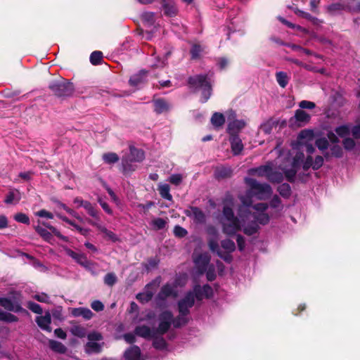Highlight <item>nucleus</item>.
Segmentation results:
<instances>
[{
	"instance_id": "25",
	"label": "nucleus",
	"mask_w": 360,
	"mask_h": 360,
	"mask_svg": "<svg viewBox=\"0 0 360 360\" xmlns=\"http://www.w3.org/2000/svg\"><path fill=\"white\" fill-rule=\"evenodd\" d=\"M342 148L337 144L330 146V150L323 153L325 159L328 161L331 158H340L342 156Z\"/></svg>"
},
{
	"instance_id": "10",
	"label": "nucleus",
	"mask_w": 360,
	"mask_h": 360,
	"mask_svg": "<svg viewBox=\"0 0 360 360\" xmlns=\"http://www.w3.org/2000/svg\"><path fill=\"white\" fill-rule=\"evenodd\" d=\"M226 115L229 122L227 132L230 136H238V133L245 127V122L243 120H237L236 114L232 110L227 111Z\"/></svg>"
},
{
	"instance_id": "27",
	"label": "nucleus",
	"mask_w": 360,
	"mask_h": 360,
	"mask_svg": "<svg viewBox=\"0 0 360 360\" xmlns=\"http://www.w3.org/2000/svg\"><path fill=\"white\" fill-rule=\"evenodd\" d=\"M71 314L75 317L82 316L86 320L91 319L93 316V313L89 309L83 307L72 309Z\"/></svg>"
},
{
	"instance_id": "44",
	"label": "nucleus",
	"mask_w": 360,
	"mask_h": 360,
	"mask_svg": "<svg viewBox=\"0 0 360 360\" xmlns=\"http://www.w3.org/2000/svg\"><path fill=\"white\" fill-rule=\"evenodd\" d=\"M103 160L107 164H114L118 162L119 157L115 153H107L103 155Z\"/></svg>"
},
{
	"instance_id": "20",
	"label": "nucleus",
	"mask_w": 360,
	"mask_h": 360,
	"mask_svg": "<svg viewBox=\"0 0 360 360\" xmlns=\"http://www.w3.org/2000/svg\"><path fill=\"white\" fill-rule=\"evenodd\" d=\"M273 162H268L265 165H262L256 168H252L249 170L250 175H257L258 176H266L268 179L269 172L272 170Z\"/></svg>"
},
{
	"instance_id": "40",
	"label": "nucleus",
	"mask_w": 360,
	"mask_h": 360,
	"mask_svg": "<svg viewBox=\"0 0 360 360\" xmlns=\"http://www.w3.org/2000/svg\"><path fill=\"white\" fill-rule=\"evenodd\" d=\"M170 53L167 52L164 54L162 58L158 56L155 58V62L152 65L153 68H164L167 64V60Z\"/></svg>"
},
{
	"instance_id": "16",
	"label": "nucleus",
	"mask_w": 360,
	"mask_h": 360,
	"mask_svg": "<svg viewBox=\"0 0 360 360\" xmlns=\"http://www.w3.org/2000/svg\"><path fill=\"white\" fill-rule=\"evenodd\" d=\"M67 255L75 260L79 264L84 267L86 269L91 271L93 266V263L87 259L86 256L82 253H78L72 251V250H66Z\"/></svg>"
},
{
	"instance_id": "18",
	"label": "nucleus",
	"mask_w": 360,
	"mask_h": 360,
	"mask_svg": "<svg viewBox=\"0 0 360 360\" xmlns=\"http://www.w3.org/2000/svg\"><path fill=\"white\" fill-rule=\"evenodd\" d=\"M160 4L165 15L173 17L177 14L178 9L174 0H161Z\"/></svg>"
},
{
	"instance_id": "50",
	"label": "nucleus",
	"mask_w": 360,
	"mask_h": 360,
	"mask_svg": "<svg viewBox=\"0 0 360 360\" xmlns=\"http://www.w3.org/2000/svg\"><path fill=\"white\" fill-rule=\"evenodd\" d=\"M14 219L20 223L29 224H30V218L28 216L24 213L20 212L17 213L14 215Z\"/></svg>"
},
{
	"instance_id": "24",
	"label": "nucleus",
	"mask_w": 360,
	"mask_h": 360,
	"mask_svg": "<svg viewBox=\"0 0 360 360\" xmlns=\"http://www.w3.org/2000/svg\"><path fill=\"white\" fill-rule=\"evenodd\" d=\"M229 141L231 143V150L233 155H239L244 148L242 140L238 136H231Z\"/></svg>"
},
{
	"instance_id": "8",
	"label": "nucleus",
	"mask_w": 360,
	"mask_h": 360,
	"mask_svg": "<svg viewBox=\"0 0 360 360\" xmlns=\"http://www.w3.org/2000/svg\"><path fill=\"white\" fill-rule=\"evenodd\" d=\"M88 342L84 346L86 353L98 354L104 346L103 338L98 332H91L87 335Z\"/></svg>"
},
{
	"instance_id": "41",
	"label": "nucleus",
	"mask_w": 360,
	"mask_h": 360,
	"mask_svg": "<svg viewBox=\"0 0 360 360\" xmlns=\"http://www.w3.org/2000/svg\"><path fill=\"white\" fill-rule=\"evenodd\" d=\"M167 224V221L162 218H155L151 222L150 225L155 230L163 229Z\"/></svg>"
},
{
	"instance_id": "56",
	"label": "nucleus",
	"mask_w": 360,
	"mask_h": 360,
	"mask_svg": "<svg viewBox=\"0 0 360 360\" xmlns=\"http://www.w3.org/2000/svg\"><path fill=\"white\" fill-rule=\"evenodd\" d=\"M205 272H206V276H207V278L208 281H212L214 280V278L216 277V274H215L214 267L213 265L210 264L207 267V270L205 271Z\"/></svg>"
},
{
	"instance_id": "49",
	"label": "nucleus",
	"mask_w": 360,
	"mask_h": 360,
	"mask_svg": "<svg viewBox=\"0 0 360 360\" xmlns=\"http://www.w3.org/2000/svg\"><path fill=\"white\" fill-rule=\"evenodd\" d=\"M35 230L46 240H49L51 238V233L46 229L37 226L35 227Z\"/></svg>"
},
{
	"instance_id": "29",
	"label": "nucleus",
	"mask_w": 360,
	"mask_h": 360,
	"mask_svg": "<svg viewBox=\"0 0 360 360\" xmlns=\"http://www.w3.org/2000/svg\"><path fill=\"white\" fill-rule=\"evenodd\" d=\"M314 138V132L311 130H302L298 135L297 139L299 145L305 144L308 141H312Z\"/></svg>"
},
{
	"instance_id": "48",
	"label": "nucleus",
	"mask_w": 360,
	"mask_h": 360,
	"mask_svg": "<svg viewBox=\"0 0 360 360\" xmlns=\"http://www.w3.org/2000/svg\"><path fill=\"white\" fill-rule=\"evenodd\" d=\"M278 191L282 196L288 198L290 195V186L288 184H283L279 186Z\"/></svg>"
},
{
	"instance_id": "39",
	"label": "nucleus",
	"mask_w": 360,
	"mask_h": 360,
	"mask_svg": "<svg viewBox=\"0 0 360 360\" xmlns=\"http://www.w3.org/2000/svg\"><path fill=\"white\" fill-rule=\"evenodd\" d=\"M0 321H3L7 323H13L17 322L18 321V318L11 313L0 310Z\"/></svg>"
},
{
	"instance_id": "2",
	"label": "nucleus",
	"mask_w": 360,
	"mask_h": 360,
	"mask_svg": "<svg viewBox=\"0 0 360 360\" xmlns=\"http://www.w3.org/2000/svg\"><path fill=\"white\" fill-rule=\"evenodd\" d=\"M274 150L278 153L275 160L276 167L272 166L267 179L273 183H281L285 175L289 181H293L300 169V161L304 158V153L300 150L299 145H293L291 150L280 149L278 146Z\"/></svg>"
},
{
	"instance_id": "28",
	"label": "nucleus",
	"mask_w": 360,
	"mask_h": 360,
	"mask_svg": "<svg viewBox=\"0 0 360 360\" xmlns=\"http://www.w3.org/2000/svg\"><path fill=\"white\" fill-rule=\"evenodd\" d=\"M21 199L20 192L17 189L9 191L7 194L4 202L6 204H17Z\"/></svg>"
},
{
	"instance_id": "42",
	"label": "nucleus",
	"mask_w": 360,
	"mask_h": 360,
	"mask_svg": "<svg viewBox=\"0 0 360 360\" xmlns=\"http://www.w3.org/2000/svg\"><path fill=\"white\" fill-rule=\"evenodd\" d=\"M141 18L145 25L148 27L152 26L155 22V13L153 12H145Z\"/></svg>"
},
{
	"instance_id": "12",
	"label": "nucleus",
	"mask_w": 360,
	"mask_h": 360,
	"mask_svg": "<svg viewBox=\"0 0 360 360\" xmlns=\"http://www.w3.org/2000/svg\"><path fill=\"white\" fill-rule=\"evenodd\" d=\"M323 157L317 155L314 160L311 155H308L305 159L304 157L302 160L300 161V167L302 166L303 170L307 171L309 168H312L314 170H318L320 169L324 161Z\"/></svg>"
},
{
	"instance_id": "52",
	"label": "nucleus",
	"mask_w": 360,
	"mask_h": 360,
	"mask_svg": "<svg viewBox=\"0 0 360 360\" xmlns=\"http://www.w3.org/2000/svg\"><path fill=\"white\" fill-rule=\"evenodd\" d=\"M117 281V277L115 274L113 273H108L105 276L104 278V283L109 285L112 286Z\"/></svg>"
},
{
	"instance_id": "46",
	"label": "nucleus",
	"mask_w": 360,
	"mask_h": 360,
	"mask_svg": "<svg viewBox=\"0 0 360 360\" xmlns=\"http://www.w3.org/2000/svg\"><path fill=\"white\" fill-rule=\"evenodd\" d=\"M315 144H316V147L320 150L322 151L323 153L326 151H328L327 149L328 148V141L326 139H325V138L318 139L316 141Z\"/></svg>"
},
{
	"instance_id": "23",
	"label": "nucleus",
	"mask_w": 360,
	"mask_h": 360,
	"mask_svg": "<svg viewBox=\"0 0 360 360\" xmlns=\"http://www.w3.org/2000/svg\"><path fill=\"white\" fill-rule=\"evenodd\" d=\"M154 110L158 114L168 112L170 110V104L165 100L158 98L153 100Z\"/></svg>"
},
{
	"instance_id": "14",
	"label": "nucleus",
	"mask_w": 360,
	"mask_h": 360,
	"mask_svg": "<svg viewBox=\"0 0 360 360\" xmlns=\"http://www.w3.org/2000/svg\"><path fill=\"white\" fill-rule=\"evenodd\" d=\"M189 291L193 292L195 300L197 301L210 298L213 294L212 288L207 284L203 286L195 285L193 290Z\"/></svg>"
},
{
	"instance_id": "3",
	"label": "nucleus",
	"mask_w": 360,
	"mask_h": 360,
	"mask_svg": "<svg viewBox=\"0 0 360 360\" xmlns=\"http://www.w3.org/2000/svg\"><path fill=\"white\" fill-rule=\"evenodd\" d=\"M207 232L209 235L208 246L212 252L216 253L220 258L225 262L230 263L232 261L231 253L236 250L234 242L230 239H225L221 242V247L224 250L222 251L219 245V233L217 230L213 227H208Z\"/></svg>"
},
{
	"instance_id": "47",
	"label": "nucleus",
	"mask_w": 360,
	"mask_h": 360,
	"mask_svg": "<svg viewBox=\"0 0 360 360\" xmlns=\"http://www.w3.org/2000/svg\"><path fill=\"white\" fill-rule=\"evenodd\" d=\"M103 58L102 52L99 51H95L91 53L90 56V61L93 65H98L101 63Z\"/></svg>"
},
{
	"instance_id": "34",
	"label": "nucleus",
	"mask_w": 360,
	"mask_h": 360,
	"mask_svg": "<svg viewBox=\"0 0 360 360\" xmlns=\"http://www.w3.org/2000/svg\"><path fill=\"white\" fill-rule=\"evenodd\" d=\"M158 191L162 198L168 200H171L172 199V196L169 193L170 188L168 184H160L158 186Z\"/></svg>"
},
{
	"instance_id": "11",
	"label": "nucleus",
	"mask_w": 360,
	"mask_h": 360,
	"mask_svg": "<svg viewBox=\"0 0 360 360\" xmlns=\"http://www.w3.org/2000/svg\"><path fill=\"white\" fill-rule=\"evenodd\" d=\"M144 153L141 149H138L134 146L130 147V157L122 159L123 169L125 173L135 170L131 167L129 162H141L144 159Z\"/></svg>"
},
{
	"instance_id": "13",
	"label": "nucleus",
	"mask_w": 360,
	"mask_h": 360,
	"mask_svg": "<svg viewBox=\"0 0 360 360\" xmlns=\"http://www.w3.org/2000/svg\"><path fill=\"white\" fill-rule=\"evenodd\" d=\"M193 262L195 269L199 274H202L207 270V267L210 265V257L208 253H201L198 255L194 254Z\"/></svg>"
},
{
	"instance_id": "1",
	"label": "nucleus",
	"mask_w": 360,
	"mask_h": 360,
	"mask_svg": "<svg viewBox=\"0 0 360 360\" xmlns=\"http://www.w3.org/2000/svg\"><path fill=\"white\" fill-rule=\"evenodd\" d=\"M246 184L250 189L245 195L239 196L241 205L238 210V217L234 216L233 209L225 205L223 217L221 219L222 231L227 236H233L238 231L251 236L257 233L259 224L264 225L269 221V217L265 212L268 208L266 203L260 202L252 206L253 197L259 200L268 198L271 193V188L266 184H259L256 180L247 178Z\"/></svg>"
},
{
	"instance_id": "51",
	"label": "nucleus",
	"mask_w": 360,
	"mask_h": 360,
	"mask_svg": "<svg viewBox=\"0 0 360 360\" xmlns=\"http://www.w3.org/2000/svg\"><path fill=\"white\" fill-rule=\"evenodd\" d=\"M27 307L30 309L32 312L38 314H42V308L41 306L33 302H28L27 304Z\"/></svg>"
},
{
	"instance_id": "5",
	"label": "nucleus",
	"mask_w": 360,
	"mask_h": 360,
	"mask_svg": "<svg viewBox=\"0 0 360 360\" xmlns=\"http://www.w3.org/2000/svg\"><path fill=\"white\" fill-rule=\"evenodd\" d=\"M195 301L193 292L188 291L178 302L179 314L176 319L172 317V321L174 327H180L188 322L190 309L194 305Z\"/></svg>"
},
{
	"instance_id": "64",
	"label": "nucleus",
	"mask_w": 360,
	"mask_h": 360,
	"mask_svg": "<svg viewBox=\"0 0 360 360\" xmlns=\"http://www.w3.org/2000/svg\"><path fill=\"white\" fill-rule=\"evenodd\" d=\"M91 308L96 311H101L103 309L104 305L98 300L94 301L91 304Z\"/></svg>"
},
{
	"instance_id": "22",
	"label": "nucleus",
	"mask_w": 360,
	"mask_h": 360,
	"mask_svg": "<svg viewBox=\"0 0 360 360\" xmlns=\"http://www.w3.org/2000/svg\"><path fill=\"white\" fill-rule=\"evenodd\" d=\"M36 322L39 327L42 330L49 332L51 331V328L50 327L51 317L49 312H46L44 316H37L36 318Z\"/></svg>"
},
{
	"instance_id": "62",
	"label": "nucleus",
	"mask_w": 360,
	"mask_h": 360,
	"mask_svg": "<svg viewBox=\"0 0 360 360\" xmlns=\"http://www.w3.org/2000/svg\"><path fill=\"white\" fill-rule=\"evenodd\" d=\"M299 106L302 109H313L315 108L316 104L314 102L304 100L300 102Z\"/></svg>"
},
{
	"instance_id": "26",
	"label": "nucleus",
	"mask_w": 360,
	"mask_h": 360,
	"mask_svg": "<svg viewBox=\"0 0 360 360\" xmlns=\"http://www.w3.org/2000/svg\"><path fill=\"white\" fill-rule=\"evenodd\" d=\"M147 72L141 70L137 74H135L129 79V84L131 86L137 87L143 84L146 81Z\"/></svg>"
},
{
	"instance_id": "45",
	"label": "nucleus",
	"mask_w": 360,
	"mask_h": 360,
	"mask_svg": "<svg viewBox=\"0 0 360 360\" xmlns=\"http://www.w3.org/2000/svg\"><path fill=\"white\" fill-rule=\"evenodd\" d=\"M335 132L337 133V134L339 136L345 139V138H347V136L349 135L350 129L347 125H342V126H340V127H337L335 129Z\"/></svg>"
},
{
	"instance_id": "38",
	"label": "nucleus",
	"mask_w": 360,
	"mask_h": 360,
	"mask_svg": "<svg viewBox=\"0 0 360 360\" xmlns=\"http://www.w3.org/2000/svg\"><path fill=\"white\" fill-rule=\"evenodd\" d=\"M232 170L229 167H220L215 171V175L217 178H226L230 176Z\"/></svg>"
},
{
	"instance_id": "6",
	"label": "nucleus",
	"mask_w": 360,
	"mask_h": 360,
	"mask_svg": "<svg viewBox=\"0 0 360 360\" xmlns=\"http://www.w3.org/2000/svg\"><path fill=\"white\" fill-rule=\"evenodd\" d=\"M212 79L210 77L207 75H200L192 77L188 79V83L191 87L195 89H200L202 91V103H205L210 98L212 92Z\"/></svg>"
},
{
	"instance_id": "15",
	"label": "nucleus",
	"mask_w": 360,
	"mask_h": 360,
	"mask_svg": "<svg viewBox=\"0 0 360 360\" xmlns=\"http://www.w3.org/2000/svg\"><path fill=\"white\" fill-rule=\"evenodd\" d=\"M157 286L158 283L155 281L150 283L145 287L142 292H139L136 295V299L141 303L149 302L153 297Z\"/></svg>"
},
{
	"instance_id": "21",
	"label": "nucleus",
	"mask_w": 360,
	"mask_h": 360,
	"mask_svg": "<svg viewBox=\"0 0 360 360\" xmlns=\"http://www.w3.org/2000/svg\"><path fill=\"white\" fill-rule=\"evenodd\" d=\"M125 360H144L141 354V349L138 346L134 345L124 352Z\"/></svg>"
},
{
	"instance_id": "33",
	"label": "nucleus",
	"mask_w": 360,
	"mask_h": 360,
	"mask_svg": "<svg viewBox=\"0 0 360 360\" xmlns=\"http://www.w3.org/2000/svg\"><path fill=\"white\" fill-rule=\"evenodd\" d=\"M276 79L279 86L282 88H285L288 84L290 77L286 72L280 71L276 73Z\"/></svg>"
},
{
	"instance_id": "17",
	"label": "nucleus",
	"mask_w": 360,
	"mask_h": 360,
	"mask_svg": "<svg viewBox=\"0 0 360 360\" xmlns=\"http://www.w3.org/2000/svg\"><path fill=\"white\" fill-rule=\"evenodd\" d=\"M185 214L196 224H203L205 221V214L198 207H191L185 210Z\"/></svg>"
},
{
	"instance_id": "30",
	"label": "nucleus",
	"mask_w": 360,
	"mask_h": 360,
	"mask_svg": "<svg viewBox=\"0 0 360 360\" xmlns=\"http://www.w3.org/2000/svg\"><path fill=\"white\" fill-rule=\"evenodd\" d=\"M155 330H150V328L146 326H140L136 328L135 334L145 338H151L153 333Z\"/></svg>"
},
{
	"instance_id": "53",
	"label": "nucleus",
	"mask_w": 360,
	"mask_h": 360,
	"mask_svg": "<svg viewBox=\"0 0 360 360\" xmlns=\"http://www.w3.org/2000/svg\"><path fill=\"white\" fill-rule=\"evenodd\" d=\"M56 216L60 219L61 220H63V221L68 223V224L71 225L72 226H73L78 232H79V229H82V227L77 225L73 221L69 219L68 217H66L65 216H63V214H61L60 212H57L56 213Z\"/></svg>"
},
{
	"instance_id": "61",
	"label": "nucleus",
	"mask_w": 360,
	"mask_h": 360,
	"mask_svg": "<svg viewBox=\"0 0 360 360\" xmlns=\"http://www.w3.org/2000/svg\"><path fill=\"white\" fill-rule=\"evenodd\" d=\"M187 233V231L180 226H176L174 229V235L179 238H183L186 236Z\"/></svg>"
},
{
	"instance_id": "9",
	"label": "nucleus",
	"mask_w": 360,
	"mask_h": 360,
	"mask_svg": "<svg viewBox=\"0 0 360 360\" xmlns=\"http://www.w3.org/2000/svg\"><path fill=\"white\" fill-rule=\"evenodd\" d=\"M49 88L57 96H69L75 89L72 83L64 79L51 82Z\"/></svg>"
},
{
	"instance_id": "31",
	"label": "nucleus",
	"mask_w": 360,
	"mask_h": 360,
	"mask_svg": "<svg viewBox=\"0 0 360 360\" xmlns=\"http://www.w3.org/2000/svg\"><path fill=\"white\" fill-rule=\"evenodd\" d=\"M311 116L302 110H297L295 114V119L300 124H304L310 120Z\"/></svg>"
},
{
	"instance_id": "55",
	"label": "nucleus",
	"mask_w": 360,
	"mask_h": 360,
	"mask_svg": "<svg viewBox=\"0 0 360 360\" xmlns=\"http://www.w3.org/2000/svg\"><path fill=\"white\" fill-rule=\"evenodd\" d=\"M274 123L271 121H267L263 123L260 127V130L266 134H269L273 128Z\"/></svg>"
},
{
	"instance_id": "54",
	"label": "nucleus",
	"mask_w": 360,
	"mask_h": 360,
	"mask_svg": "<svg viewBox=\"0 0 360 360\" xmlns=\"http://www.w3.org/2000/svg\"><path fill=\"white\" fill-rule=\"evenodd\" d=\"M203 51V49L201 46L195 44L192 46L191 50V53L192 58L195 59L198 58L200 56V53Z\"/></svg>"
},
{
	"instance_id": "35",
	"label": "nucleus",
	"mask_w": 360,
	"mask_h": 360,
	"mask_svg": "<svg viewBox=\"0 0 360 360\" xmlns=\"http://www.w3.org/2000/svg\"><path fill=\"white\" fill-rule=\"evenodd\" d=\"M80 206L83 207L88 214L95 219H98V214L96 208L88 201H80Z\"/></svg>"
},
{
	"instance_id": "57",
	"label": "nucleus",
	"mask_w": 360,
	"mask_h": 360,
	"mask_svg": "<svg viewBox=\"0 0 360 360\" xmlns=\"http://www.w3.org/2000/svg\"><path fill=\"white\" fill-rule=\"evenodd\" d=\"M296 13H297L300 16L310 20L314 24H316L317 22L319 21V20L316 18L311 16L309 13H306L304 11L299 10L296 12Z\"/></svg>"
},
{
	"instance_id": "58",
	"label": "nucleus",
	"mask_w": 360,
	"mask_h": 360,
	"mask_svg": "<svg viewBox=\"0 0 360 360\" xmlns=\"http://www.w3.org/2000/svg\"><path fill=\"white\" fill-rule=\"evenodd\" d=\"M182 179H183V177L181 174H174L169 176V181L172 184L178 186L181 184Z\"/></svg>"
},
{
	"instance_id": "63",
	"label": "nucleus",
	"mask_w": 360,
	"mask_h": 360,
	"mask_svg": "<svg viewBox=\"0 0 360 360\" xmlns=\"http://www.w3.org/2000/svg\"><path fill=\"white\" fill-rule=\"evenodd\" d=\"M34 298L40 302H49V297L45 293L37 294L34 296Z\"/></svg>"
},
{
	"instance_id": "7",
	"label": "nucleus",
	"mask_w": 360,
	"mask_h": 360,
	"mask_svg": "<svg viewBox=\"0 0 360 360\" xmlns=\"http://www.w3.org/2000/svg\"><path fill=\"white\" fill-rule=\"evenodd\" d=\"M186 278L185 276H179L175 281L174 285L167 283L164 285L160 291L159 292L157 297V304L159 306L162 305V302L165 301L167 297L172 296L176 297L177 292L176 288L177 285H184L186 283Z\"/></svg>"
},
{
	"instance_id": "60",
	"label": "nucleus",
	"mask_w": 360,
	"mask_h": 360,
	"mask_svg": "<svg viewBox=\"0 0 360 360\" xmlns=\"http://www.w3.org/2000/svg\"><path fill=\"white\" fill-rule=\"evenodd\" d=\"M343 146L345 150H351L355 146V142L352 139L345 138L343 141Z\"/></svg>"
},
{
	"instance_id": "4",
	"label": "nucleus",
	"mask_w": 360,
	"mask_h": 360,
	"mask_svg": "<svg viewBox=\"0 0 360 360\" xmlns=\"http://www.w3.org/2000/svg\"><path fill=\"white\" fill-rule=\"evenodd\" d=\"M159 326L153 333V347L160 350L166 349L167 344L165 340L162 338V335L168 331L172 321V314L169 311H163L159 316Z\"/></svg>"
},
{
	"instance_id": "32",
	"label": "nucleus",
	"mask_w": 360,
	"mask_h": 360,
	"mask_svg": "<svg viewBox=\"0 0 360 360\" xmlns=\"http://www.w3.org/2000/svg\"><path fill=\"white\" fill-rule=\"evenodd\" d=\"M225 117L222 113L214 112L211 117V123L215 128H219L224 125Z\"/></svg>"
},
{
	"instance_id": "36",
	"label": "nucleus",
	"mask_w": 360,
	"mask_h": 360,
	"mask_svg": "<svg viewBox=\"0 0 360 360\" xmlns=\"http://www.w3.org/2000/svg\"><path fill=\"white\" fill-rule=\"evenodd\" d=\"M70 333L78 338H84L86 335V329L80 325H73L70 329Z\"/></svg>"
},
{
	"instance_id": "43",
	"label": "nucleus",
	"mask_w": 360,
	"mask_h": 360,
	"mask_svg": "<svg viewBox=\"0 0 360 360\" xmlns=\"http://www.w3.org/2000/svg\"><path fill=\"white\" fill-rule=\"evenodd\" d=\"M93 225H95L97 226V228L105 234V236L108 238V239L115 241L117 238L116 235L111 231L108 230L105 227L102 226L97 224L92 223Z\"/></svg>"
},
{
	"instance_id": "37",
	"label": "nucleus",
	"mask_w": 360,
	"mask_h": 360,
	"mask_svg": "<svg viewBox=\"0 0 360 360\" xmlns=\"http://www.w3.org/2000/svg\"><path fill=\"white\" fill-rule=\"evenodd\" d=\"M49 347L53 351L60 354H65L67 351V348L63 344L56 340H50Z\"/></svg>"
},
{
	"instance_id": "19",
	"label": "nucleus",
	"mask_w": 360,
	"mask_h": 360,
	"mask_svg": "<svg viewBox=\"0 0 360 360\" xmlns=\"http://www.w3.org/2000/svg\"><path fill=\"white\" fill-rule=\"evenodd\" d=\"M0 305L6 310L13 312H20L25 311L18 303L6 297H0Z\"/></svg>"
},
{
	"instance_id": "59",
	"label": "nucleus",
	"mask_w": 360,
	"mask_h": 360,
	"mask_svg": "<svg viewBox=\"0 0 360 360\" xmlns=\"http://www.w3.org/2000/svg\"><path fill=\"white\" fill-rule=\"evenodd\" d=\"M279 20L285 25H286L288 27H290V28H293V29H296L297 30H300V31H302L303 32H307L306 29L304 28H302V27H300V25H296L295 24H292V22H288V20H285L284 18H279Z\"/></svg>"
}]
</instances>
